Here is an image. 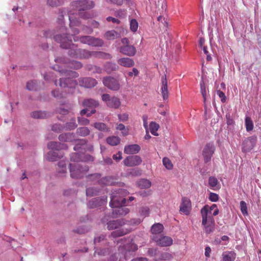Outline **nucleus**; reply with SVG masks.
Returning a JSON list of instances; mask_svg holds the SVG:
<instances>
[{
  "mask_svg": "<svg viewBox=\"0 0 261 261\" xmlns=\"http://www.w3.org/2000/svg\"><path fill=\"white\" fill-rule=\"evenodd\" d=\"M72 6L79 11L78 14L73 13L69 15L70 27L73 32L72 35H75L79 33V30L74 27L79 26L81 23L79 20L80 17L81 18L91 17V15L88 12L84 11L93 8L94 4L92 1L88 0L76 1L72 3Z\"/></svg>",
  "mask_w": 261,
  "mask_h": 261,
  "instance_id": "obj_1",
  "label": "nucleus"
},
{
  "mask_svg": "<svg viewBox=\"0 0 261 261\" xmlns=\"http://www.w3.org/2000/svg\"><path fill=\"white\" fill-rule=\"evenodd\" d=\"M56 41L60 43L61 46L64 48H70L68 54L70 56L79 59H88L92 56H95V51H90L86 49L77 48L76 46L72 43L71 36L69 34H58L55 36Z\"/></svg>",
  "mask_w": 261,
  "mask_h": 261,
  "instance_id": "obj_2",
  "label": "nucleus"
},
{
  "mask_svg": "<svg viewBox=\"0 0 261 261\" xmlns=\"http://www.w3.org/2000/svg\"><path fill=\"white\" fill-rule=\"evenodd\" d=\"M128 194L127 191L124 189H119L111 194L110 205L112 207H116L112 213L113 217L125 216L129 212L127 207H122L125 204L126 200L124 197Z\"/></svg>",
  "mask_w": 261,
  "mask_h": 261,
  "instance_id": "obj_3",
  "label": "nucleus"
},
{
  "mask_svg": "<svg viewBox=\"0 0 261 261\" xmlns=\"http://www.w3.org/2000/svg\"><path fill=\"white\" fill-rule=\"evenodd\" d=\"M47 147L51 150L45 154V158L48 161H54L63 156V154L58 151L62 149H66L67 146L60 142H50L47 144Z\"/></svg>",
  "mask_w": 261,
  "mask_h": 261,
  "instance_id": "obj_4",
  "label": "nucleus"
},
{
  "mask_svg": "<svg viewBox=\"0 0 261 261\" xmlns=\"http://www.w3.org/2000/svg\"><path fill=\"white\" fill-rule=\"evenodd\" d=\"M138 249V246L134 243H130L125 245L124 247H119V252L112 255L111 258V261H125L127 259L128 255L130 254L131 252H134Z\"/></svg>",
  "mask_w": 261,
  "mask_h": 261,
  "instance_id": "obj_5",
  "label": "nucleus"
},
{
  "mask_svg": "<svg viewBox=\"0 0 261 261\" xmlns=\"http://www.w3.org/2000/svg\"><path fill=\"white\" fill-rule=\"evenodd\" d=\"M201 214L203 223L206 220H214L213 216L218 215L219 210L215 204L211 206L206 205L201 210Z\"/></svg>",
  "mask_w": 261,
  "mask_h": 261,
  "instance_id": "obj_6",
  "label": "nucleus"
},
{
  "mask_svg": "<svg viewBox=\"0 0 261 261\" xmlns=\"http://www.w3.org/2000/svg\"><path fill=\"white\" fill-rule=\"evenodd\" d=\"M88 167L80 163L70 164V176L73 178H78L83 176V174L88 170Z\"/></svg>",
  "mask_w": 261,
  "mask_h": 261,
  "instance_id": "obj_7",
  "label": "nucleus"
},
{
  "mask_svg": "<svg viewBox=\"0 0 261 261\" xmlns=\"http://www.w3.org/2000/svg\"><path fill=\"white\" fill-rule=\"evenodd\" d=\"M73 39L75 42L80 41L82 43L92 46L100 47L103 44V42L101 39L89 36H84L81 37L75 36L73 37Z\"/></svg>",
  "mask_w": 261,
  "mask_h": 261,
  "instance_id": "obj_8",
  "label": "nucleus"
},
{
  "mask_svg": "<svg viewBox=\"0 0 261 261\" xmlns=\"http://www.w3.org/2000/svg\"><path fill=\"white\" fill-rule=\"evenodd\" d=\"M102 100L110 108L117 109L120 106L121 102L119 98L116 97H111L109 94H103L102 96Z\"/></svg>",
  "mask_w": 261,
  "mask_h": 261,
  "instance_id": "obj_9",
  "label": "nucleus"
},
{
  "mask_svg": "<svg viewBox=\"0 0 261 261\" xmlns=\"http://www.w3.org/2000/svg\"><path fill=\"white\" fill-rule=\"evenodd\" d=\"M152 240L156 243L158 245L161 246H169L173 243L172 238L167 236H153Z\"/></svg>",
  "mask_w": 261,
  "mask_h": 261,
  "instance_id": "obj_10",
  "label": "nucleus"
},
{
  "mask_svg": "<svg viewBox=\"0 0 261 261\" xmlns=\"http://www.w3.org/2000/svg\"><path fill=\"white\" fill-rule=\"evenodd\" d=\"M102 81L104 85L112 90L117 91L120 88L118 81L113 77H106Z\"/></svg>",
  "mask_w": 261,
  "mask_h": 261,
  "instance_id": "obj_11",
  "label": "nucleus"
},
{
  "mask_svg": "<svg viewBox=\"0 0 261 261\" xmlns=\"http://www.w3.org/2000/svg\"><path fill=\"white\" fill-rule=\"evenodd\" d=\"M107 202V197L103 196L101 197H97L92 199L88 202L87 205L90 208H93L105 205L106 204Z\"/></svg>",
  "mask_w": 261,
  "mask_h": 261,
  "instance_id": "obj_12",
  "label": "nucleus"
},
{
  "mask_svg": "<svg viewBox=\"0 0 261 261\" xmlns=\"http://www.w3.org/2000/svg\"><path fill=\"white\" fill-rule=\"evenodd\" d=\"M141 162L142 159L138 155L129 156L123 161L124 164L128 167L139 165Z\"/></svg>",
  "mask_w": 261,
  "mask_h": 261,
  "instance_id": "obj_13",
  "label": "nucleus"
},
{
  "mask_svg": "<svg viewBox=\"0 0 261 261\" xmlns=\"http://www.w3.org/2000/svg\"><path fill=\"white\" fill-rule=\"evenodd\" d=\"M119 51L124 55L133 57L136 54V49L133 45L126 44L120 46Z\"/></svg>",
  "mask_w": 261,
  "mask_h": 261,
  "instance_id": "obj_14",
  "label": "nucleus"
},
{
  "mask_svg": "<svg viewBox=\"0 0 261 261\" xmlns=\"http://www.w3.org/2000/svg\"><path fill=\"white\" fill-rule=\"evenodd\" d=\"M215 147L212 144H207L203 149L202 155L205 163L208 162L214 152Z\"/></svg>",
  "mask_w": 261,
  "mask_h": 261,
  "instance_id": "obj_15",
  "label": "nucleus"
},
{
  "mask_svg": "<svg viewBox=\"0 0 261 261\" xmlns=\"http://www.w3.org/2000/svg\"><path fill=\"white\" fill-rule=\"evenodd\" d=\"M79 85L85 88H91L94 87L97 82L94 79L90 77H84L79 79Z\"/></svg>",
  "mask_w": 261,
  "mask_h": 261,
  "instance_id": "obj_16",
  "label": "nucleus"
},
{
  "mask_svg": "<svg viewBox=\"0 0 261 261\" xmlns=\"http://www.w3.org/2000/svg\"><path fill=\"white\" fill-rule=\"evenodd\" d=\"M71 160L73 162H79L81 161L87 162L92 161L93 160V158L90 155H86L84 154H80L78 153H74L72 154L71 156Z\"/></svg>",
  "mask_w": 261,
  "mask_h": 261,
  "instance_id": "obj_17",
  "label": "nucleus"
},
{
  "mask_svg": "<svg viewBox=\"0 0 261 261\" xmlns=\"http://www.w3.org/2000/svg\"><path fill=\"white\" fill-rule=\"evenodd\" d=\"M256 143V139L253 137H249L245 139L243 143L242 150L243 152H248L251 150Z\"/></svg>",
  "mask_w": 261,
  "mask_h": 261,
  "instance_id": "obj_18",
  "label": "nucleus"
},
{
  "mask_svg": "<svg viewBox=\"0 0 261 261\" xmlns=\"http://www.w3.org/2000/svg\"><path fill=\"white\" fill-rule=\"evenodd\" d=\"M191 208L190 200L187 198H183L180 206V211L185 215H188Z\"/></svg>",
  "mask_w": 261,
  "mask_h": 261,
  "instance_id": "obj_19",
  "label": "nucleus"
},
{
  "mask_svg": "<svg viewBox=\"0 0 261 261\" xmlns=\"http://www.w3.org/2000/svg\"><path fill=\"white\" fill-rule=\"evenodd\" d=\"M76 85L77 83L76 81L71 79L70 77L60 79V80L59 86L61 87H68L71 89L74 88Z\"/></svg>",
  "mask_w": 261,
  "mask_h": 261,
  "instance_id": "obj_20",
  "label": "nucleus"
},
{
  "mask_svg": "<svg viewBox=\"0 0 261 261\" xmlns=\"http://www.w3.org/2000/svg\"><path fill=\"white\" fill-rule=\"evenodd\" d=\"M202 225L203 226V230L206 234L211 233L215 230L214 220H206V221L203 223V219H202Z\"/></svg>",
  "mask_w": 261,
  "mask_h": 261,
  "instance_id": "obj_21",
  "label": "nucleus"
},
{
  "mask_svg": "<svg viewBox=\"0 0 261 261\" xmlns=\"http://www.w3.org/2000/svg\"><path fill=\"white\" fill-rule=\"evenodd\" d=\"M127 222V221L123 219H119L116 221H110L107 223V227L109 230L117 229L120 226L126 224Z\"/></svg>",
  "mask_w": 261,
  "mask_h": 261,
  "instance_id": "obj_22",
  "label": "nucleus"
},
{
  "mask_svg": "<svg viewBox=\"0 0 261 261\" xmlns=\"http://www.w3.org/2000/svg\"><path fill=\"white\" fill-rule=\"evenodd\" d=\"M141 148L138 144L128 145L124 147V152L127 154H136L139 152Z\"/></svg>",
  "mask_w": 261,
  "mask_h": 261,
  "instance_id": "obj_23",
  "label": "nucleus"
},
{
  "mask_svg": "<svg viewBox=\"0 0 261 261\" xmlns=\"http://www.w3.org/2000/svg\"><path fill=\"white\" fill-rule=\"evenodd\" d=\"M161 93L163 99H167L168 97V90L166 75L162 77Z\"/></svg>",
  "mask_w": 261,
  "mask_h": 261,
  "instance_id": "obj_24",
  "label": "nucleus"
},
{
  "mask_svg": "<svg viewBox=\"0 0 261 261\" xmlns=\"http://www.w3.org/2000/svg\"><path fill=\"white\" fill-rule=\"evenodd\" d=\"M118 64L125 67H131L135 65V62L132 59L127 57L120 58L117 61Z\"/></svg>",
  "mask_w": 261,
  "mask_h": 261,
  "instance_id": "obj_25",
  "label": "nucleus"
},
{
  "mask_svg": "<svg viewBox=\"0 0 261 261\" xmlns=\"http://www.w3.org/2000/svg\"><path fill=\"white\" fill-rule=\"evenodd\" d=\"M74 137L72 133H64L59 136V140L62 142H72L75 140Z\"/></svg>",
  "mask_w": 261,
  "mask_h": 261,
  "instance_id": "obj_26",
  "label": "nucleus"
},
{
  "mask_svg": "<svg viewBox=\"0 0 261 261\" xmlns=\"http://www.w3.org/2000/svg\"><path fill=\"white\" fill-rule=\"evenodd\" d=\"M82 105L84 107L93 109L98 106V102L93 99H87L83 101Z\"/></svg>",
  "mask_w": 261,
  "mask_h": 261,
  "instance_id": "obj_27",
  "label": "nucleus"
},
{
  "mask_svg": "<svg viewBox=\"0 0 261 261\" xmlns=\"http://www.w3.org/2000/svg\"><path fill=\"white\" fill-rule=\"evenodd\" d=\"M208 185L211 189L216 190L220 189L218 179L215 177L211 176L208 179Z\"/></svg>",
  "mask_w": 261,
  "mask_h": 261,
  "instance_id": "obj_28",
  "label": "nucleus"
},
{
  "mask_svg": "<svg viewBox=\"0 0 261 261\" xmlns=\"http://www.w3.org/2000/svg\"><path fill=\"white\" fill-rule=\"evenodd\" d=\"M121 37V34L114 30L107 32L105 34V37L108 40H114Z\"/></svg>",
  "mask_w": 261,
  "mask_h": 261,
  "instance_id": "obj_29",
  "label": "nucleus"
},
{
  "mask_svg": "<svg viewBox=\"0 0 261 261\" xmlns=\"http://www.w3.org/2000/svg\"><path fill=\"white\" fill-rule=\"evenodd\" d=\"M236 256V253L232 251L225 252L222 254L223 261H234Z\"/></svg>",
  "mask_w": 261,
  "mask_h": 261,
  "instance_id": "obj_30",
  "label": "nucleus"
},
{
  "mask_svg": "<svg viewBox=\"0 0 261 261\" xmlns=\"http://www.w3.org/2000/svg\"><path fill=\"white\" fill-rule=\"evenodd\" d=\"M164 229V226L160 223H157L154 224L151 229L152 233L154 234L153 236H158V234L161 233Z\"/></svg>",
  "mask_w": 261,
  "mask_h": 261,
  "instance_id": "obj_31",
  "label": "nucleus"
},
{
  "mask_svg": "<svg viewBox=\"0 0 261 261\" xmlns=\"http://www.w3.org/2000/svg\"><path fill=\"white\" fill-rule=\"evenodd\" d=\"M75 118H72L70 121L67 122L64 126V129L70 130L75 129L77 127Z\"/></svg>",
  "mask_w": 261,
  "mask_h": 261,
  "instance_id": "obj_32",
  "label": "nucleus"
},
{
  "mask_svg": "<svg viewBox=\"0 0 261 261\" xmlns=\"http://www.w3.org/2000/svg\"><path fill=\"white\" fill-rule=\"evenodd\" d=\"M138 186L141 189H148L151 186L150 180L146 179H141L137 182Z\"/></svg>",
  "mask_w": 261,
  "mask_h": 261,
  "instance_id": "obj_33",
  "label": "nucleus"
},
{
  "mask_svg": "<svg viewBox=\"0 0 261 261\" xmlns=\"http://www.w3.org/2000/svg\"><path fill=\"white\" fill-rule=\"evenodd\" d=\"M93 126L96 129L100 131L109 132L110 130V128L106 124L102 122H96L94 124Z\"/></svg>",
  "mask_w": 261,
  "mask_h": 261,
  "instance_id": "obj_34",
  "label": "nucleus"
},
{
  "mask_svg": "<svg viewBox=\"0 0 261 261\" xmlns=\"http://www.w3.org/2000/svg\"><path fill=\"white\" fill-rule=\"evenodd\" d=\"M159 125L155 122H151L149 124V130L152 135L158 136L157 131L159 128Z\"/></svg>",
  "mask_w": 261,
  "mask_h": 261,
  "instance_id": "obj_35",
  "label": "nucleus"
},
{
  "mask_svg": "<svg viewBox=\"0 0 261 261\" xmlns=\"http://www.w3.org/2000/svg\"><path fill=\"white\" fill-rule=\"evenodd\" d=\"M120 141V139L119 137L116 136H111L110 137H108L107 139V143L112 146H115L118 145Z\"/></svg>",
  "mask_w": 261,
  "mask_h": 261,
  "instance_id": "obj_36",
  "label": "nucleus"
},
{
  "mask_svg": "<svg viewBox=\"0 0 261 261\" xmlns=\"http://www.w3.org/2000/svg\"><path fill=\"white\" fill-rule=\"evenodd\" d=\"M90 132V129L87 127H81L76 129V134L83 137L88 136Z\"/></svg>",
  "mask_w": 261,
  "mask_h": 261,
  "instance_id": "obj_37",
  "label": "nucleus"
},
{
  "mask_svg": "<svg viewBox=\"0 0 261 261\" xmlns=\"http://www.w3.org/2000/svg\"><path fill=\"white\" fill-rule=\"evenodd\" d=\"M130 230L126 229H118L117 230L114 231L112 232L111 235L113 237H118L120 236H122L127 234Z\"/></svg>",
  "mask_w": 261,
  "mask_h": 261,
  "instance_id": "obj_38",
  "label": "nucleus"
},
{
  "mask_svg": "<svg viewBox=\"0 0 261 261\" xmlns=\"http://www.w3.org/2000/svg\"><path fill=\"white\" fill-rule=\"evenodd\" d=\"M59 71L62 74H65L71 77H76L79 76V74L76 72L69 70H59Z\"/></svg>",
  "mask_w": 261,
  "mask_h": 261,
  "instance_id": "obj_39",
  "label": "nucleus"
},
{
  "mask_svg": "<svg viewBox=\"0 0 261 261\" xmlns=\"http://www.w3.org/2000/svg\"><path fill=\"white\" fill-rule=\"evenodd\" d=\"M32 116L35 118H44L47 117V113L44 111H38L34 112Z\"/></svg>",
  "mask_w": 261,
  "mask_h": 261,
  "instance_id": "obj_40",
  "label": "nucleus"
},
{
  "mask_svg": "<svg viewBox=\"0 0 261 261\" xmlns=\"http://www.w3.org/2000/svg\"><path fill=\"white\" fill-rule=\"evenodd\" d=\"M245 126L247 132L251 131L253 128V123L251 119L249 117H246L245 119Z\"/></svg>",
  "mask_w": 261,
  "mask_h": 261,
  "instance_id": "obj_41",
  "label": "nucleus"
},
{
  "mask_svg": "<svg viewBox=\"0 0 261 261\" xmlns=\"http://www.w3.org/2000/svg\"><path fill=\"white\" fill-rule=\"evenodd\" d=\"M117 67L118 66L116 64L111 62L107 63L105 66V69L108 72L116 70Z\"/></svg>",
  "mask_w": 261,
  "mask_h": 261,
  "instance_id": "obj_42",
  "label": "nucleus"
},
{
  "mask_svg": "<svg viewBox=\"0 0 261 261\" xmlns=\"http://www.w3.org/2000/svg\"><path fill=\"white\" fill-rule=\"evenodd\" d=\"M200 86L201 93V94L203 98L204 102H205L206 101V87H205V84L203 80H202L200 82Z\"/></svg>",
  "mask_w": 261,
  "mask_h": 261,
  "instance_id": "obj_43",
  "label": "nucleus"
},
{
  "mask_svg": "<svg viewBox=\"0 0 261 261\" xmlns=\"http://www.w3.org/2000/svg\"><path fill=\"white\" fill-rule=\"evenodd\" d=\"M116 128L117 129L121 130L122 132V135L123 136H125L128 135L129 129L127 127H125V126L123 124H118Z\"/></svg>",
  "mask_w": 261,
  "mask_h": 261,
  "instance_id": "obj_44",
  "label": "nucleus"
},
{
  "mask_svg": "<svg viewBox=\"0 0 261 261\" xmlns=\"http://www.w3.org/2000/svg\"><path fill=\"white\" fill-rule=\"evenodd\" d=\"M130 30L133 32H136L138 28V23L135 19H132L130 20Z\"/></svg>",
  "mask_w": 261,
  "mask_h": 261,
  "instance_id": "obj_45",
  "label": "nucleus"
},
{
  "mask_svg": "<svg viewBox=\"0 0 261 261\" xmlns=\"http://www.w3.org/2000/svg\"><path fill=\"white\" fill-rule=\"evenodd\" d=\"M101 184L105 185H112L114 184L113 179L111 177H105L100 179Z\"/></svg>",
  "mask_w": 261,
  "mask_h": 261,
  "instance_id": "obj_46",
  "label": "nucleus"
},
{
  "mask_svg": "<svg viewBox=\"0 0 261 261\" xmlns=\"http://www.w3.org/2000/svg\"><path fill=\"white\" fill-rule=\"evenodd\" d=\"M163 164L165 168L168 170H171L173 168L172 162L168 158L165 157L163 158Z\"/></svg>",
  "mask_w": 261,
  "mask_h": 261,
  "instance_id": "obj_47",
  "label": "nucleus"
},
{
  "mask_svg": "<svg viewBox=\"0 0 261 261\" xmlns=\"http://www.w3.org/2000/svg\"><path fill=\"white\" fill-rule=\"evenodd\" d=\"M99 192V190L95 188H89L86 190V195L87 196H93L96 195Z\"/></svg>",
  "mask_w": 261,
  "mask_h": 261,
  "instance_id": "obj_48",
  "label": "nucleus"
},
{
  "mask_svg": "<svg viewBox=\"0 0 261 261\" xmlns=\"http://www.w3.org/2000/svg\"><path fill=\"white\" fill-rule=\"evenodd\" d=\"M68 66L71 68L77 69L81 68L82 67V64L80 62L72 61L68 63Z\"/></svg>",
  "mask_w": 261,
  "mask_h": 261,
  "instance_id": "obj_49",
  "label": "nucleus"
},
{
  "mask_svg": "<svg viewBox=\"0 0 261 261\" xmlns=\"http://www.w3.org/2000/svg\"><path fill=\"white\" fill-rule=\"evenodd\" d=\"M240 210L244 216L248 215L247 206L246 203L244 201L240 202Z\"/></svg>",
  "mask_w": 261,
  "mask_h": 261,
  "instance_id": "obj_50",
  "label": "nucleus"
},
{
  "mask_svg": "<svg viewBox=\"0 0 261 261\" xmlns=\"http://www.w3.org/2000/svg\"><path fill=\"white\" fill-rule=\"evenodd\" d=\"M66 163L64 160L61 161L58 163L59 172L60 173H64L66 171Z\"/></svg>",
  "mask_w": 261,
  "mask_h": 261,
  "instance_id": "obj_51",
  "label": "nucleus"
},
{
  "mask_svg": "<svg viewBox=\"0 0 261 261\" xmlns=\"http://www.w3.org/2000/svg\"><path fill=\"white\" fill-rule=\"evenodd\" d=\"M95 57H100L105 59H110L112 58L110 54L101 51L95 52Z\"/></svg>",
  "mask_w": 261,
  "mask_h": 261,
  "instance_id": "obj_52",
  "label": "nucleus"
},
{
  "mask_svg": "<svg viewBox=\"0 0 261 261\" xmlns=\"http://www.w3.org/2000/svg\"><path fill=\"white\" fill-rule=\"evenodd\" d=\"M52 130L54 132L59 133L64 129V126H62L60 124H55L52 126Z\"/></svg>",
  "mask_w": 261,
  "mask_h": 261,
  "instance_id": "obj_53",
  "label": "nucleus"
},
{
  "mask_svg": "<svg viewBox=\"0 0 261 261\" xmlns=\"http://www.w3.org/2000/svg\"><path fill=\"white\" fill-rule=\"evenodd\" d=\"M139 213L140 215L144 217H147L149 214V208L148 207H142Z\"/></svg>",
  "mask_w": 261,
  "mask_h": 261,
  "instance_id": "obj_54",
  "label": "nucleus"
},
{
  "mask_svg": "<svg viewBox=\"0 0 261 261\" xmlns=\"http://www.w3.org/2000/svg\"><path fill=\"white\" fill-rule=\"evenodd\" d=\"M44 79L46 81H50L53 80L55 82V84L57 86V81L54 76L53 73H49V74H44Z\"/></svg>",
  "mask_w": 261,
  "mask_h": 261,
  "instance_id": "obj_55",
  "label": "nucleus"
},
{
  "mask_svg": "<svg viewBox=\"0 0 261 261\" xmlns=\"http://www.w3.org/2000/svg\"><path fill=\"white\" fill-rule=\"evenodd\" d=\"M77 120L79 124L82 125H87L89 123V120L85 118L79 117Z\"/></svg>",
  "mask_w": 261,
  "mask_h": 261,
  "instance_id": "obj_56",
  "label": "nucleus"
},
{
  "mask_svg": "<svg viewBox=\"0 0 261 261\" xmlns=\"http://www.w3.org/2000/svg\"><path fill=\"white\" fill-rule=\"evenodd\" d=\"M95 113V110H92L91 111L90 113H88V109H85L82 110L81 111L80 114L82 116H83V115H85L86 114L87 117H89L91 115V114H94Z\"/></svg>",
  "mask_w": 261,
  "mask_h": 261,
  "instance_id": "obj_57",
  "label": "nucleus"
},
{
  "mask_svg": "<svg viewBox=\"0 0 261 261\" xmlns=\"http://www.w3.org/2000/svg\"><path fill=\"white\" fill-rule=\"evenodd\" d=\"M27 88L29 90H34L36 88V83L34 81H30L27 84Z\"/></svg>",
  "mask_w": 261,
  "mask_h": 261,
  "instance_id": "obj_58",
  "label": "nucleus"
},
{
  "mask_svg": "<svg viewBox=\"0 0 261 261\" xmlns=\"http://www.w3.org/2000/svg\"><path fill=\"white\" fill-rule=\"evenodd\" d=\"M115 14L119 17H125L126 16V11L124 10H119L115 12Z\"/></svg>",
  "mask_w": 261,
  "mask_h": 261,
  "instance_id": "obj_59",
  "label": "nucleus"
},
{
  "mask_svg": "<svg viewBox=\"0 0 261 261\" xmlns=\"http://www.w3.org/2000/svg\"><path fill=\"white\" fill-rule=\"evenodd\" d=\"M47 3L51 7L57 6L60 4L59 0H47Z\"/></svg>",
  "mask_w": 261,
  "mask_h": 261,
  "instance_id": "obj_60",
  "label": "nucleus"
},
{
  "mask_svg": "<svg viewBox=\"0 0 261 261\" xmlns=\"http://www.w3.org/2000/svg\"><path fill=\"white\" fill-rule=\"evenodd\" d=\"M209 199L212 201L216 202V201H218V200L219 199V196L216 193H210Z\"/></svg>",
  "mask_w": 261,
  "mask_h": 261,
  "instance_id": "obj_61",
  "label": "nucleus"
},
{
  "mask_svg": "<svg viewBox=\"0 0 261 261\" xmlns=\"http://www.w3.org/2000/svg\"><path fill=\"white\" fill-rule=\"evenodd\" d=\"M217 93L218 95L219 96V97L221 98V101L222 102H225L226 97L225 94L220 90H218Z\"/></svg>",
  "mask_w": 261,
  "mask_h": 261,
  "instance_id": "obj_62",
  "label": "nucleus"
},
{
  "mask_svg": "<svg viewBox=\"0 0 261 261\" xmlns=\"http://www.w3.org/2000/svg\"><path fill=\"white\" fill-rule=\"evenodd\" d=\"M118 119L120 121L124 122L128 119V116L127 114L124 113L122 114H119L118 115Z\"/></svg>",
  "mask_w": 261,
  "mask_h": 261,
  "instance_id": "obj_63",
  "label": "nucleus"
},
{
  "mask_svg": "<svg viewBox=\"0 0 261 261\" xmlns=\"http://www.w3.org/2000/svg\"><path fill=\"white\" fill-rule=\"evenodd\" d=\"M172 255L171 254L165 252L162 254L161 259L164 260H169L172 258Z\"/></svg>",
  "mask_w": 261,
  "mask_h": 261,
  "instance_id": "obj_64",
  "label": "nucleus"
}]
</instances>
